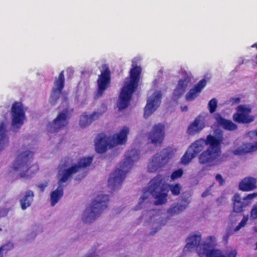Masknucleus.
<instances>
[{"instance_id": "f257e3e1", "label": "nucleus", "mask_w": 257, "mask_h": 257, "mask_svg": "<svg viewBox=\"0 0 257 257\" xmlns=\"http://www.w3.org/2000/svg\"><path fill=\"white\" fill-rule=\"evenodd\" d=\"M223 141L221 133L217 136L211 135L207 136L206 139L198 140L200 144H202V150L205 145L209 146L206 150L203 151L199 156L198 161L200 164L207 165L212 167L217 164V160L221 154V145Z\"/></svg>"}, {"instance_id": "f03ea898", "label": "nucleus", "mask_w": 257, "mask_h": 257, "mask_svg": "<svg viewBox=\"0 0 257 257\" xmlns=\"http://www.w3.org/2000/svg\"><path fill=\"white\" fill-rule=\"evenodd\" d=\"M201 238L200 235H193L188 237L184 251H192L196 249L200 257H236L237 251L235 249L227 250L224 255L219 249H211L212 246L209 243H200Z\"/></svg>"}, {"instance_id": "7ed1b4c3", "label": "nucleus", "mask_w": 257, "mask_h": 257, "mask_svg": "<svg viewBox=\"0 0 257 257\" xmlns=\"http://www.w3.org/2000/svg\"><path fill=\"white\" fill-rule=\"evenodd\" d=\"M93 161L92 157L81 158L77 164L70 168L63 170H59L58 173V183L59 186L51 193V204L54 206L61 199L63 195V189L62 184L67 182L74 174L78 172L81 168H85L90 165Z\"/></svg>"}, {"instance_id": "20e7f679", "label": "nucleus", "mask_w": 257, "mask_h": 257, "mask_svg": "<svg viewBox=\"0 0 257 257\" xmlns=\"http://www.w3.org/2000/svg\"><path fill=\"white\" fill-rule=\"evenodd\" d=\"M142 73V68L133 65L130 71V80L125 82L118 98V107L121 110L126 108L130 102L133 93L137 89Z\"/></svg>"}, {"instance_id": "39448f33", "label": "nucleus", "mask_w": 257, "mask_h": 257, "mask_svg": "<svg viewBox=\"0 0 257 257\" xmlns=\"http://www.w3.org/2000/svg\"><path fill=\"white\" fill-rule=\"evenodd\" d=\"M151 195L156 199L154 202L156 205H162L167 202L168 185L165 183L162 175H158L150 181L148 187L144 190L140 198L139 205Z\"/></svg>"}, {"instance_id": "423d86ee", "label": "nucleus", "mask_w": 257, "mask_h": 257, "mask_svg": "<svg viewBox=\"0 0 257 257\" xmlns=\"http://www.w3.org/2000/svg\"><path fill=\"white\" fill-rule=\"evenodd\" d=\"M139 151L135 149H131L128 152V155L119 164L120 168H117L110 175L108 180L109 186L112 189H114L122 183L126 173L133 166L134 161L139 159Z\"/></svg>"}, {"instance_id": "0eeeda50", "label": "nucleus", "mask_w": 257, "mask_h": 257, "mask_svg": "<svg viewBox=\"0 0 257 257\" xmlns=\"http://www.w3.org/2000/svg\"><path fill=\"white\" fill-rule=\"evenodd\" d=\"M129 132L128 127L126 126H124L118 133L113 136V144L110 142V138L107 137L104 133L98 134L95 141L96 151L98 153H103L108 149L112 148L114 145H123L125 144Z\"/></svg>"}, {"instance_id": "6e6552de", "label": "nucleus", "mask_w": 257, "mask_h": 257, "mask_svg": "<svg viewBox=\"0 0 257 257\" xmlns=\"http://www.w3.org/2000/svg\"><path fill=\"white\" fill-rule=\"evenodd\" d=\"M108 201V195H97L91 205L86 209L82 217V221L84 223L93 222L107 207Z\"/></svg>"}, {"instance_id": "1a4fd4ad", "label": "nucleus", "mask_w": 257, "mask_h": 257, "mask_svg": "<svg viewBox=\"0 0 257 257\" xmlns=\"http://www.w3.org/2000/svg\"><path fill=\"white\" fill-rule=\"evenodd\" d=\"M33 152L27 150L20 153L17 157L13 164V168L15 171L20 172L22 178H28L31 176L34 172H30L29 165L33 159Z\"/></svg>"}, {"instance_id": "9d476101", "label": "nucleus", "mask_w": 257, "mask_h": 257, "mask_svg": "<svg viewBox=\"0 0 257 257\" xmlns=\"http://www.w3.org/2000/svg\"><path fill=\"white\" fill-rule=\"evenodd\" d=\"M73 109H65L60 112L52 123L49 124L48 130L50 133H54L64 128L68 124Z\"/></svg>"}, {"instance_id": "9b49d317", "label": "nucleus", "mask_w": 257, "mask_h": 257, "mask_svg": "<svg viewBox=\"0 0 257 257\" xmlns=\"http://www.w3.org/2000/svg\"><path fill=\"white\" fill-rule=\"evenodd\" d=\"M102 68L97 80V97L103 95L105 90L110 86L111 83V72L108 66L106 64H104L102 65Z\"/></svg>"}, {"instance_id": "f8f14e48", "label": "nucleus", "mask_w": 257, "mask_h": 257, "mask_svg": "<svg viewBox=\"0 0 257 257\" xmlns=\"http://www.w3.org/2000/svg\"><path fill=\"white\" fill-rule=\"evenodd\" d=\"M12 125L14 128L19 129L26 118L25 113L21 102L15 101L11 107Z\"/></svg>"}, {"instance_id": "ddd939ff", "label": "nucleus", "mask_w": 257, "mask_h": 257, "mask_svg": "<svg viewBox=\"0 0 257 257\" xmlns=\"http://www.w3.org/2000/svg\"><path fill=\"white\" fill-rule=\"evenodd\" d=\"M236 111V112L233 115V119L235 122L246 124L254 120V116L249 114L251 112L250 107L244 105H239L237 107Z\"/></svg>"}, {"instance_id": "4468645a", "label": "nucleus", "mask_w": 257, "mask_h": 257, "mask_svg": "<svg viewBox=\"0 0 257 257\" xmlns=\"http://www.w3.org/2000/svg\"><path fill=\"white\" fill-rule=\"evenodd\" d=\"M162 93L160 91H155L147 101L144 108V117L147 118L159 106L162 98Z\"/></svg>"}, {"instance_id": "2eb2a0df", "label": "nucleus", "mask_w": 257, "mask_h": 257, "mask_svg": "<svg viewBox=\"0 0 257 257\" xmlns=\"http://www.w3.org/2000/svg\"><path fill=\"white\" fill-rule=\"evenodd\" d=\"M64 83L65 77L64 71H62L60 73L58 78H57L54 82V86L52 88V92L50 95L49 101L52 105H55L59 99L64 87Z\"/></svg>"}, {"instance_id": "dca6fc26", "label": "nucleus", "mask_w": 257, "mask_h": 257, "mask_svg": "<svg viewBox=\"0 0 257 257\" xmlns=\"http://www.w3.org/2000/svg\"><path fill=\"white\" fill-rule=\"evenodd\" d=\"M202 151V144H200L196 140L188 147L181 159V163L185 165H188Z\"/></svg>"}, {"instance_id": "f3484780", "label": "nucleus", "mask_w": 257, "mask_h": 257, "mask_svg": "<svg viewBox=\"0 0 257 257\" xmlns=\"http://www.w3.org/2000/svg\"><path fill=\"white\" fill-rule=\"evenodd\" d=\"M151 143L157 145L162 144L165 137V126L162 123L155 124L149 134Z\"/></svg>"}, {"instance_id": "a211bd4d", "label": "nucleus", "mask_w": 257, "mask_h": 257, "mask_svg": "<svg viewBox=\"0 0 257 257\" xmlns=\"http://www.w3.org/2000/svg\"><path fill=\"white\" fill-rule=\"evenodd\" d=\"M168 156H163L161 153H157L153 157L148 165V169L150 172H155L157 169L163 166L168 160Z\"/></svg>"}, {"instance_id": "6ab92c4d", "label": "nucleus", "mask_w": 257, "mask_h": 257, "mask_svg": "<svg viewBox=\"0 0 257 257\" xmlns=\"http://www.w3.org/2000/svg\"><path fill=\"white\" fill-rule=\"evenodd\" d=\"M257 188V180L252 177H246L238 184V189L243 192L252 191Z\"/></svg>"}, {"instance_id": "aec40b11", "label": "nucleus", "mask_w": 257, "mask_h": 257, "mask_svg": "<svg viewBox=\"0 0 257 257\" xmlns=\"http://www.w3.org/2000/svg\"><path fill=\"white\" fill-rule=\"evenodd\" d=\"M207 81L203 79L199 81L195 86L191 88L186 95V99L188 101H191L197 97L199 93L206 85Z\"/></svg>"}, {"instance_id": "412c9836", "label": "nucleus", "mask_w": 257, "mask_h": 257, "mask_svg": "<svg viewBox=\"0 0 257 257\" xmlns=\"http://www.w3.org/2000/svg\"><path fill=\"white\" fill-rule=\"evenodd\" d=\"M191 79L189 77H186L179 80L176 87L174 90L173 96L174 98L177 99L183 95Z\"/></svg>"}, {"instance_id": "4be33fe9", "label": "nucleus", "mask_w": 257, "mask_h": 257, "mask_svg": "<svg viewBox=\"0 0 257 257\" xmlns=\"http://www.w3.org/2000/svg\"><path fill=\"white\" fill-rule=\"evenodd\" d=\"M233 211L236 213L242 212L244 208L248 205V202L242 200L238 193H235L233 198Z\"/></svg>"}, {"instance_id": "5701e85b", "label": "nucleus", "mask_w": 257, "mask_h": 257, "mask_svg": "<svg viewBox=\"0 0 257 257\" xmlns=\"http://www.w3.org/2000/svg\"><path fill=\"white\" fill-rule=\"evenodd\" d=\"M102 114V113L97 111H94L90 115L84 114L80 117L79 124L81 127H85L89 125L94 120L98 119Z\"/></svg>"}, {"instance_id": "b1692460", "label": "nucleus", "mask_w": 257, "mask_h": 257, "mask_svg": "<svg viewBox=\"0 0 257 257\" xmlns=\"http://www.w3.org/2000/svg\"><path fill=\"white\" fill-rule=\"evenodd\" d=\"M217 123L224 129L228 131H234L237 129V126L231 120L223 118L219 114L215 117Z\"/></svg>"}, {"instance_id": "393cba45", "label": "nucleus", "mask_w": 257, "mask_h": 257, "mask_svg": "<svg viewBox=\"0 0 257 257\" xmlns=\"http://www.w3.org/2000/svg\"><path fill=\"white\" fill-rule=\"evenodd\" d=\"M9 142L6 125L4 122L0 123V151L3 150Z\"/></svg>"}, {"instance_id": "a878e982", "label": "nucleus", "mask_w": 257, "mask_h": 257, "mask_svg": "<svg viewBox=\"0 0 257 257\" xmlns=\"http://www.w3.org/2000/svg\"><path fill=\"white\" fill-rule=\"evenodd\" d=\"M34 193L32 191H26L24 197L20 200L21 208L25 210L29 207L33 201Z\"/></svg>"}, {"instance_id": "bb28decb", "label": "nucleus", "mask_w": 257, "mask_h": 257, "mask_svg": "<svg viewBox=\"0 0 257 257\" xmlns=\"http://www.w3.org/2000/svg\"><path fill=\"white\" fill-rule=\"evenodd\" d=\"M203 128L201 124V120L198 117L189 126L187 132L190 135H193L200 131Z\"/></svg>"}, {"instance_id": "cd10ccee", "label": "nucleus", "mask_w": 257, "mask_h": 257, "mask_svg": "<svg viewBox=\"0 0 257 257\" xmlns=\"http://www.w3.org/2000/svg\"><path fill=\"white\" fill-rule=\"evenodd\" d=\"M186 208V206L185 205L177 204L174 206H172L168 210V213L171 215L179 214L184 211Z\"/></svg>"}, {"instance_id": "c85d7f7f", "label": "nucleus", "mask_w": 257, "mask_h": 257, "mask_svg": "<svg viewBox=\"0 0 257 257\" xmlns=\"http://www.w3.org/2000/svg\"><path fill=\"white\" fill-rule=\"evenodd\" d=\"M166 184L168 185V189L169 188L173 195L178 196L180 194L181 187L179 184L172 185Z\"/></svg>"}, {"instance_id": "c756f323", "label": "nucleus", "mask_w": 257, "mask_h": 257, "mask_svg": "<svg viewBox=\"0 0 257 257\" xmlns=\"http://www.w3.org/2000/svg\"><path fill=\"white\" fill-rule=\"evenodd\" d=\"M14 245L13 242H8L7 243L3 244L0 246V249L2 250L4 254H7L9 251L14 248Z\"/></svg>"}, {"instance_id": "7c9ffc66", "label": "nucleus", "mask_w": 257, "mask_h": 257, "mask_svg": "<svg viewBox=\"0 0 257 257\" xmlns=\"http://www.w3.org/2000/svg\"><path fill=\"white\" fill-rule=\"evenodd\" d=\"M217 107V101L216 98L211 99L208 102V107L211 113H214Z\"/></svg>"}, {"instance_id": "2f4dec72", "label": "nucleus", "mask_w": 257, "mask_h": 257, "mask_svg": "<svg viewBox=\"0 0 257 257\" xmlns=\"http://www.w3.org/2000/svg\"><path fill=\"white\" fill-rule=\"evenodd\" d=\"M183 174V171L182 169H179L175 171H174L171 175V178L172 180H175V179L180 178Z\"/></svg>"}, {"instance_id": "473e14b6", "label": "nucleus", "mask_w": 257, "mask_h": 257, "mask_svg": "<svg viewBox=\"0 0 257 257\" xmlns=\"http://www.w3.org/2000/svg\"><path fill=\"white\" fill-rule=\"evenodd\" d=\"M248 219V216L244 215L241 221L239 224L235 227L234 231H236L239 230L240 228L244 227L246 224V222Z\"/></svg>"}, {"instance_id": "72a5a7b5", "label": "nucleus", "mask_w": 257, "mask_h": 257, "mask_svg": "<svg viewBox=\"0 0 257 257\" xmlns=\"http://www.w3.org/2000/svg\"><path fill=\"white\" fill-rule=\"evenodd\" d=\"M256 197H257V192H253L248 194L245 197L242 198V200H244L245 202H248L249 205L250 201Z\"/></svg>"}, {"instance_id": "f704fd0d", "label": "nucleus", "mask_w": 257, "mask_h": 257, "mask_svg": "<svg viewBox=\"0 0 257 257\" xmlns=\"http://www.w3.org/2000/svg\"><path fill=\"white\" fill-rule=\"evenodd\" d=\"M250 214L251 219H255L257 218V202L253 205Z\"/></svg>"}, {"instance_id": "c9c22d12", "label": "nucleus", "mask_w": 257, "mask_h": 257, "mask_svg": "<svg viewBox=\"0 0 257 257\" xmlns=\"http://www.w3.org/2000/svg\"><path fill=\"white\" fill-rule=\"evenodd\" d=\"M215 179L218 182L220 186L223 185L225 183V180L223 179L222 176L219 174H218L216 175Z\"/></svg>"}, {"instance_id": "e433bc0d", "label": "nucleus", "mask_w": 257, "mask_h": 257, "mask_svg": "<svg viewBox=\"0 0 257 257\" xmlns=\"http://www.w3.org/2000/svg\"><path fill=\"white\" fill-rule=\"evenodd\" d=\"M247 151H245L243 149L238 148L233 151V153L236 155H241L246 153Z\"/></svg>"}, {"instance_id": "4c0bfd02", "label": "nucleus", "mask_w": 257, "mask_h": 257, "mask_svg": "<svg viewBox=\"0 0 257 257\" xmlns=\"http://www.w3.org/2000/svg\"><path fill=\"white\" fill-rule=\"evenodd\" d=\"M230 101L233 103H238L240 102V98L238 97L231 98Z\"/></svg>"}, {"instance_id": "58836bf2", "label": "nucleus", "mask_w": 257, "mask_h": 257, "mask_svg": "<svg viewBox=\"0 0 257 257\" xmlns=\"http://www.w3.org/2000/svg\"><path fill=\"white\" fill-rule=\"evenodd\" d=\"M37 187L40 188L42 191H44L45 187H46V185L44 184H40L37 185Z\"/></svg>"}, {"instance_id": "ea45409f", "label": "nucleus", "mask_w": 257, "mask_h": 257, "mask_svg": "<svg viewBox=\"0 0 257 257\" xmlns=\"http://www.w3.org/2000/svg\"><path fill=\"white\" fill-rule=\"evenodd\" d=\"M208 194H209V191L208 190H206L205 191H204V192L202 193L201 196L202 197H206L208 195Z\"/></svg>"}, {"instance_id": "a19ab883", "label": "nucleus", "mask_w": 257, "mask_h": 257, "mask_svg": "<svg viewBox=\"0 0 257 257\" xmlns=\"http://www.w3.org/2000/svg\"><path fill=\"white\" fill-rule=\"evenodd\" d=\"M251 150L252 151H255L257 150V142H255V143L251 147Z\"/></svg>"}, {"instance_id": "79ce46f5", "label": "nucleus", "mask_w": 257, "mask_h": 257, "mask_svg": "<svg viewBox=\"0 0 257 257\" xmlns=\"http://www.w3.org/2000/svg\"><path fill=\"white\" fill-rule=\"evenodd\" d=\"M32 167L35 168V172H37L39 170L38 166L37 165H33Z\"/></svg>"}, {"instance_id": "37998d69", "label": "nucleus", "mask_w": 257, "mask_h": 257, "mask_svg": "<svg viewBox=\"0 0 257 257\" xmlns=\"http://www.w3.org/2000/svg\"><path fill=\"white\" fill-rule=\"evenodd\" d=\"M181 109H182V111H187L188 109V107L187 106H185L182 107Z\"/></svg>"}, {"instance_id": "c03bdc74", "label": "nucleus", "mask_w": 257, "mask_h": 257, "mask_svg": "<svg viewBox=\"0 0 257 257\" xmlns=\"http://www.w3.org/2000/svg\"><path fill=\"white\" fill-rule=\"evenodd\" d=\"M4 254L2 251V250L0 249V257H3Z\"/></svg>"}, {"instance_id": "a18cd8bd", "label": "nucleus", "mask_w": 257, "mask_h": 257, "mask_svg": "<svg viewBox=\"0 0 257 257\" xmlns=\"http://www.w3.org/2000/svg\"><path fill=\"white\" fill-rule=\"evenodd\" d=\"M208 238L210 239H212V238H214V237L213 236H209Z\"/></svg>"}, {"instance_id": "49530a36", "label": "nucleus", "mask_w": 257, "mask_h": 257, "mask_svg": "<svg viewBox=\"0 0 257 257\" xmlns=\"http://www.w3.org/2000/svg\"><path fill=\"white\" fill-rule=\"evenodd\" d=\"M255 249H256V250H257V242H256V247H255Z\"/></svg>"}, {"instance_id": "de8ad7c7", "label": "nucleus", "mask_w": 257, "mask_h": 257, "mask_svg": "<svg viewBox=\"0 0 257 257\" xmlns=\"http://www.w3.org/2000/svg\"><path fill=\"white\" fill-rule=\"evenodd\" d=\"M2 230V229L1 228H0V231H1Z\"/></svg>"}]
</instances>
